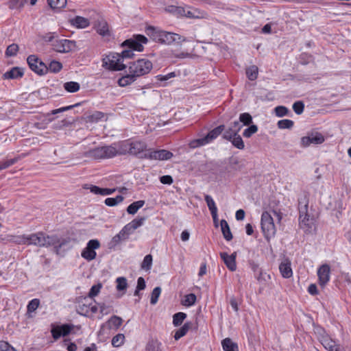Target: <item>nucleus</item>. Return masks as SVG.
<instances>
[{
	"label": "nucleus",
	"mask_w": 351,
	"mask_h": 351,
	"mask_svg": "<svg viewBox=\"0 0 351 351\" xmlns=\"http://www.w3.org/2000/svg\"><path fill=\"white\" fill-rule=\"evenodd\" d=\"M160 181L161 183H162L164 184H171L173 183V180L171 176L166 175V176H161L160 178Z\"/></svg>",
	"instance_id": "61"
},
{
	"label": "nucleus",
	"mask_w": 351,
	"mask_h": 351,
	"mask_svg": "<svg viewBox=\"0 0 351 351\" xmlns=\"http://www.w3.org/2000/svg\"><path fill=\"white\" fill-rule=\"evenodd\" d=\"M311 144H321L324 141V137L320 133L316 132L308 136Z\"/></svg>",
	"instance_id": "41"
},
{
	"label": "nucleus",
	"mask_w": 351,
	"mask_h": 351,
	"mask_svg": "<svg viewBox=\"0 0 351 351\" xmlns=\"http://www.w3.org/2000/svg\"><path fill=\"white\" fill-rule=\"evenodd\" d=\"M300 226L306 233H312L315 229V219L308 212V200L306 197L299 199Z\"/></svg>",
	"instance_id": "4"
},
{
	"label": "nucleus",
	"mask_w": 351,
	"mask_h": 351,
	"mask_svg": "<svg viewBox=\"0 0 351 351\" xmlns=\"http://www.w3.org/2000/svg\"><path fill=\"white\" fill-rule=\"evenodd\" d=\"M145 32L151 39L161 44H180L183 42L189 41L185 37L180 34L163 31L154 26H148L145 29Z\"/></svg>",
	"instance_id": "2"
},
{
	"label": "nucleus",
	"mask_w": 351,
	"mask_h": 351,
	"mask_svg": "<svg viewBox=\"0 0 351 351\" xmlns=\"http://www.w3.org/2000/svg\"><path fill=\"white\" fill-rule=\"evenodd\" d=\"M257 130L258 127L256 125H250V126L243 131V135L244 137L250 138L255 134Z\"/></svg>",
	"instance_id": "54"
},
{
	"label": "nucleus",
	"mask_w": 351,
	"mask_h": 351,
	"mask_svg": "<svg viewBox=\"0 0 351 351\" xmlns=\"http://www.w3.org/2000/svg\"><path fill=\"white\" fill-rule=\"evenodd\" d=\"M19 50V46L16 44H11L10 45L5 51V56L7 57H12L16 55L17 51Z\"/></svg>",
	"instance_id": "51"
},
{
	"label": "nucleus",
	"mask_w": 351,
	"mask_h": 351,
	"mask_svg": "<svg viewBox=\"0 0 351 351\" xmlns=\"http://www.w3.org/2000/svg\"><path fill=\"white\" fill-rule=\"evenodd\" d=\"M0 351H16L8 342L0 341Z\"/></svg>",
	"instance_id": "58"
},
{
	"label": "nucleus",
	"mask_w": 351,
	"mask_h": 351,
	"mask_svg": "<svg viewBox=\"0 0 351 351\" xmlns=\"http://www.w3.org/2000/svg\"><path fill=\"white\" fill-rule=\"evenodd\" d=\"M293 121L289 119H282L278 121L277 125L280 129H290L293 126Z\"/></svg>",
	"instance_id": "52"
},
{
	"label": "nucleus",
	"mask_w": 351,
	"mask_h": 351,
	"mask_svg": "<svg viewBox=\"0 0 351 351\" xmlns=\"http://www.w3.org/2000/svg\"><path fill=\"white\" fill-rule=\"evenodd\" d=\"M64 88L69 93H75L79 90L80 86L76 82H68L64 84Z\"/></svg>",
	"instance_id": "36"
},
{
	"label": "nucleus",
	"mask_w": 351,
	"mask_h": 351,
	"mask_svg": "<svg viewBox=\"0 0 351 351\" xmlns=\"http://www.w3.org/2000/svg\"><path fill=\"white\" fill-rule=\"evenodd\" d=\"M191 326V322H187L184 323L181 328H180L178 330L176 331L174 335V339L176 340H178L181 337H184L187 333Z\"/></svg>",
	"instance_id": "28"
},
{
	"label": "nucleus",
	"mask_w": 351,
	"mask_h": 351,
	"mask_svg": "<svg viewBox=\"0 0 351 351\" xmlns=\"http://www.w3.org/2000/svg\"><path fill=\"white\" fill-rule=\"evenodd\" d=\"M145 201L138 200L130 204L127 208V212L129 214L134 215L137 211L143 206Z\"/></svg>",
	"instance_id": "30"
},
{
	"label": "nucleus",
	"mask_w": 351,
	"mask_h": 351,
	"mask_svg": "<svg viewBox=\"0 0 351 351\" xmlns=\"http://www.w3.org/2000/svg\"><path fill=\"white\" fill-rule=\"evenodd\" d=\"M97 32L102 36H110L108 25L106 21H99L97 25Z\"/></svg>",
	"instance_id": "29"
},
{
	"label": "nucleus",
	"mask_w": 351,
	"mask_h": 351,
	"mask_svg": "<svg viewBox=\"0 0 351 351\" xmlns=\"http://www.w3.org/2000/svg\"><path fill=\"white\" fill-rule=\"evenodd\" d=\"M196 302V295L194 293H189L185 295L182 304L186 306H191Z\"/></svg>",
	"instance_id": "43"
},
{
	"label": "nucleus",
	"mask_w": 351,
	"mask_h": 351,
	"mask_svg": "<svg viewBox=\"0 0 351 351\" xmlns=\"http://www.w3.org/2000/svg\"><path fill=\"white\" fill-rule=\"evenodd\" d=\"M8 7L12 10L20 9L23 7V4L21 0H10L8 1Z\"/></svg>",
	"instance_id": "56"
},
{
	"label": "nucleus",
	"mask_w": 351,
	"mask_h": 351,
	"mask_svg": "<svg viewBox=\"0 0 351 351\" xmlns=\"http://www.w3.org/2000/svg\"><path fill=\"white\" fill-rule=\"evenodd\" d=\"M220 256L229 270H230L231 271H234L237 269L236 252H233L230 255H229L227 252H220Z\"/></svg>",
	"instance_id": "18"
},
{
	"label": "nucleus",
	"mask_w": 351,
	"mask_h": 351,
	"mask_svg": "<svg viewBox=\"0 0 351 351\" xmlns=\"http://www.w3.org/2000/svg\"><path fill=\"white\" fill-rule=\"evenodd\" d=\"M65 345H66V349L68 351H76L77 346L75 343L69 342V340L64 339V341Z\"/></svg>",
	"instance_id": "64"
},
{
	"label": "nucleus",
	"mask_w": 351,
	"mask_h": 351,
	"mask_svg": "<svg viewBox=\"0 0 351 351\" xmlns=\"http://www.w3.org/2000/svg\"><path fill=\"white\" fill-rule=\"evenodd\" d=\"M261 229L265 239L269 240L276 232L273 218L268 212H263L261 215Z\"/></svg>",
	"instance_id": "9"
},
{
	"label": "nucleus",
	"mask_w": 351,
	"mask_h": 351,
	"mask_svg": "<svg viewBox=\"0 0 351 351\" xmlns=\"http://www.w3.org/2000/svg\"><path fill=\"white\" fill-rule=\"evenodd\" d=\"M47 72L57 73L62 69L61 62L56 60L51 61L48 66H47Z\"/></svg>",
	"instance_id": "32"
},
{
	"label": "nucleus",
	"mask_w": 351,
	"mask_h": 351,
	"mask_svg": "<svg viewBox=\"0 0 351 351\" xmlns=\"http://www.w3.org/2000/svg\"><path fill=\"white\" fill-rule=\"evenodd\" d=\"M103 66L111 71H122L126 68L123 63L120 54L118 53H110L102 60Z\"/></svg>",
	"instance_id": "8"
},
{
	"label": "nucleus",
	"mask_w": 351,
	"mask_h": 351,
	"mask_svg": "<svg viewBox=\"0 0 351 351\" xmlns=\"http://www.w3.org/2000/svg\"><path fill=\"white\" fill-rule=\"evenodd\" d=\"M100 247V243H87L86 247L82 250V256L88 261L93 260L97 254L96 249Z\"/></svg>",
	"instance_id": "17"
},
{
	"label": "nucleus",
	"mask_w": 351,
	"mask_h": 351,
	"mask_svg": "<svg viewBox=\"0 0 351 351\" xmlns=\"http://www.w3.org/2000/svg\"><path fill=\"white\" fill-rule=\"evenodd\" d=\"M152 256L151 254L146 255L141 263V268L145 270H149L152 265Z\"/></svg>",
	"instance_id": "44"
},
{
	"label": "nucleus",
	"mask_w": 351,
	"mask_h": 351,
	"mask_svg": "<svg viewBox=\"0 0 351 351\" xmlns=\"http://www.w3.org/2000/svg\"><path fill=\"white\" fill-rule=\"evenodd\" d=\"M161 293V288L160 287H155L151 294L150 303L156 304L158 300V298Z\"/></svg>",
	"instance_id": "47"
},
{
	"label": "nucleus",
	"mask_w": 351,
	"mask_h": 351,
	"mask_svg": "<svg viewBox=\"0 0 351 351\" xmlns=\"http://www.w3.org/2000/svg\"><path fill=\"white\" fill-rule=\"evenodd\" d=\"M204 199L206 202L209 210L210 211V214L215 215V212H217V208L212 197L209 195H205Z\"/></svg>",
	"instance_id": "34"
},
{
	"label": "nucleus",
	"mask_w": 351,
	"mask_h": 351,
	"mask_svg": "<svg viewBox=\"0 0 351 351\" xmlns=\"http://www.w3.org/2000/svg\"><path fill=\"white\" fill-rule=\"evenodd\" d=\"M221 230L223 237L226 240L230 241L232 239V234L230 231L229 225L225 219H221L220 222Z\"/></svg>",
	"instance_id": "27"
},
{
	"label": "nucleus",
	"mask_w": 351,
	"mask_h": 351,
	"mask_svg": "<svg viewBox=\"0 0 351 351\" xmlns=\"http://www.w3.org/2000/svg\"><path fill=\"white\" fill-rule=\"evenodd\" d=\"M175 76H176L175 73L171 72L167 75H158L156 76V78L158 81L165 82V81H167V80H169L170 78L173 77Z\"/></svg>",
	"instance_id": "60"
},
{
	"label": "nucleus",
	"mask_w": 351,
	"mask_h": 351,
	"mask_svg": "<svg viewBox=\"0 0 351 351\" xmlns=\"http://www.w3.org/2000/svg\"><path fill=\"white\" fill-rule=\"evenodd\" d=\"M258 69L256 66L252 65L246 69V75L247 78L251 80H255L258 77Z\"/></svg>",
	"instance_id": "31"
},
{
	"label": "nucleus",
	"mask_w": 351,
	"mask_h": 351,
	"mask_svg": "<svg viewBox=\"0 0 351 351\" xmlns=\"http://www.w3.org/2000/svg\"><path fill=\"white\" fill-rule=\"evenodd\" d=\"M330 268L328 264H324L317 269L319 284L324 287L330 280Z\"/></svg>",
	"instance_id": "16"
},
{
	"label": "nucleus",
	"mask_w": 351,
	"mask_h": 351,
	"mask_svg": "<svg viewBox=\"0 0 351 351\" xmlns=\"http://www.w3.org/2000/svg\"><path fill=\"white\" fill-rule=\"evenodd\" d=\"M123 197L121 195H117L116 197H108L105 199L106 205L108 206H114L123 200Z\"/></svg>",
	"instance_id": "38"
},
{
	"label": "nucleus",
	"mask_w": 351,
	"mask_h": 351,
	"mask_svg": "<svg viewBox=\"0 0 351 351\" xmlns=\"http://www.w3.org/2000/svg\"><path fill=\"white\" fill-rule=\"evenodd\" d=\"M124 339H125V336L123 334H121V333L117 334V335H115L112 337V345L114 347H119L123 343Z\"/></svg>",
	"instance_id": "46"
},
{
	"label": "nucleus",
	"mask_w": 351,
	"mask_h": 351,
	"mask_svg": "<svg viewBox=\"0 0 351 351\" xmlns=\"http://www.w3.org/2000/svg\"><path fill=\"white\" fill-rule=\"evenodd\" d=\"M224 132L223 133L222 137L223 139L227 141H230L233 137L237 135V133L230 127L229 126L226 130L224 129Z\"/></svg>",
	"instance_id": "48"
},
{
	"label": "nucleus",
	"mask_w": 351,
	"mask_h": 351,
	"mask_svg": "<svg viewBox=\"0 0 351 351\" xmlns=\"http://www.w3.org/2000/svg\"><path fill=\"white\" fill-rule=\"evenodd\" d=\"M128 226H130L128 223L125 225L119 233L112 239V241H119V240L128 239V236L134 231L132 228H129Z\"/></svg>",
	"instance_id": "21"
},
{
	"label": "nucleus",
	"mask_w": 351,
	"mask_h": 351,
	"mask_svg": "<svg viewBox=\"0 0 351 351\" xmlns=\"http://www.w3.org/2000/svg\"><path fill=\"white\" fill-rule=\"evenodd\" d=\"M23 239L26 241H45L47 239H49L48 235H45V233L39 232L36 234H32L27 236H23Z\"/></svg>",
	"instance_id": "23"
},
{
	"label": "nucleus",
	"mask_w": 351,
	"mask_h": 351,
	"mask_svg": "<svg viewBox=\"0 0 351 351\" xmlns=\"http://www.w3.org/2000/svg\"><path fill=\"white\" fill-rule=\"evenodd\" d=\"M74 326L69 324H64L57 326L52 325L51 333L53 338L57 340L61 337H65L70 334Z\"/></svg>",
	"instance_id": "14"
},
{
	"label": "nucleus",
	"mask_w": 351,
	"mask_h": 351,
	"mask_svg": "<svg viewBox=\"0 0 351 351\" xmlns=\"http://www.w3.org/2000/svg\"><path fill=\"white\" fill-rule=\"evenodd\" d=\"M239 121L242 122L243 125H250L252 122V117L247 112L241 113L239 116Z\"/></svg>",
	"instance_id": "50"
},
{
	"label": "nucleus",
	"mask_w": 351,
	"mask_h": 351,
	"mask_svg": "<svg viewBox=\"0 0 351 351\" xmlns=\"http://www.w3.org/2000/svg\"><path fill=\"white\" fill-rule=\"evenodd\" d=\"M27 62L29 68L36 73L43 75L47 73V65L36 56H29L27 58Z\"/></svg>",
	"instance_id": "10"
},
{
	"label": "nucleus",
	"mask_w": 351,
	"mask_h": 351,
	"mask_svg": "<svg viewBox=\"0 0 351 351\" xmlns=\"http://www.w3.org/2000/svg\"><path fill=\"white\" fill-rule=\"evenodd\" d=\"M84 155L94 159L112 158L118 155L117 147L113 145L99 147L86 152Z\"/></svg>",
	"instance_id": "5"
},
{
	"label": "nucleus",
	"mask_w": 351,
	"mask_h": 351,
	"mask_svg": "<svg viewBox=\"0 0 351 351\" xmlns=\"http://www.w3.org/2000/svg\"><path fill=\"white\" fill-rule=\"evenodd\" d=\"M147 144L142 141L126 140L121 141L117 145L118 155L130 154L137 156L139 158L145 159L142 156L148 152Z\"/></svg>",
	"instance_id": "3"
},
{
	"label": "nucleus",
	"mask_w": 351,
	"mask_h": 351,
	"mask_svg": "<svg viewBox=\"0 0 351 351\" xmlns=\"http://www.w3.org/2000/svg\"><path fill=\"white\" fill-rule=\"evenodd\" d=\"M276 115L278 117H282L287 115L289 112V109L283 106H278L274 108Z\"/></svg>",
	"instance_id": "53"
},
{
	"label": "nucleus",
	"mask_w": 351,
	"mask_h": 351,
	"mask_svg": "<svg viewBox=\"0 0 351 351\" xmlns=\"http://www.w3.org/2000/svg\"><path fill=\"white\" fill-rule=\"evenodd\" d=\"M230 141L232 143L234 147L239 149H243L245 147L243 141L239 134H237L236 136L233 137V138H232V140Z\"/></svg>",
	"instance_id": "39"
},
{
	"label": "nucleus",
	"mask_w": 351,
	"mask_h": 351,
	"mask_svg": "<svg viewBox=\"0 0 351 351\" xmlns=\"http://www.w3.org/2000/svg\"><path fill=\"white\" fill-rule=\"evenodd\" d=\"M46 40L51 43L52 49L59 53H68L75 47V42L67 39H59L52 35L46 38Z\"/></svg>",
	"instance_id": "6"
},
{
	"label": "nucleus",
	"mask_w": 351,
	"mask_h": 351,
	"mask_svg": "<svg viewBox=\"0 0 351 351\" xmlns=\"http://www.w3.org/2000/svg\"><path fill=\"white\" fill-rule=\"evenodd\" d=\"M21 159L20 156L15 157L11 159H7L5 160L0 162V171L8 169L10 166L16 163Z\"/></svg>",
	"instance_id": "37"
},
{
	"label": "nucleus",
	"mask_w": 351,
	"mask_h": 351,
	"mask_svg": "<svg viewBox=\"0 0 351 351\" xmlns=\"http://www.w3.org/2000/svg\"><path fill=\"white\" fill-rule=\"evenodd\" d=\"M40 305V300L37 298H34L30 300L27 304V313L34 312Z\"/></svg>",
	"instance_id": "49"
},
{
	"label": "nucleus",
	"mask_w": 351,
	"mask_h": 351,
	"mask_svg": "<svg viewBox=\"0 0 351 351\" xmlns=\"http://www.w3.org/2000/svg\"><path fill=\"white\" fill-rule=\"evenodd\" d=\"M117 289L119 291H125L128 287L127 279L125 277H118L116 279Z\"/></svg>",
	"instance_id": "40"
},
{
	"label": "nucleus",
	"mask_w": 351,
	"mask_h": 351,
	"mask_svg": "<svg viewBox=\"0 0 351 351\" xmlns=\"http://www.w3.org/2000/svg\"><path fill=\"white\" fill-rule=\"evenodd\" d=\"M120 54L122 60L125 58H131L134 56V51L130 48L123 50Z\"/></svg>",
	"instance_id": "59"
},
{
	"label": "nucleus",
	"mask_w": 351,
	"mask_h": 351,
	"mask_svg": "<svg viewBox=\"0 0 351 351\" xmlns=\"http://www.w3.org/2000/svg\"><path fill=\"white\" fill-rule=\"evenodd\" d=\"M47 3L53 10H60L66 6V0H47Z\"/></svg>",
	"instance_id": "33"
},
{
	"label": "nucleus",
	"mask_w": 351,
	"mask_h": 351,
	"mask_svg": "<svg viewBox=\"0 0 351 351\" xmlns=\"http://www.w3.org/2000/svg\"><path fill=\"white\" fill-rule=\"evenodd\" d=\"M186 17L189 19H204L207 17V14L199 9L188 7Z\"/></svg>",
	"instance_id": "20"
},
{
	"label": "nucleus",
	"mask_w": 351,
	"mask_h": 351,
	"mask_svg": "<svg viewBox=\"0 0 351 351\" xmlns=\"http://www.w3.org/2000/svg\"><path fill=\"white\" fill-rule=\"evenodd\" d=\"M186 317V314L183 312H178L173 316V324L175 326H180Z\"/></svg>",
	"instance_id": "35"
},
{
	"label": "nucleus",
	"mask_w": 351,
	"mask_h": 351,
	"mask_svg": "<svg viewBox=\"0 0 351 351\" xmlns=\"http://www.w3.org/2000/svg\"><path fill=\"white\" fill-rule=\"evenodd\" d=\"M79 105H80V104H76L75 105L68 106L66 107H62V108H58L56 110H53L51 111V112L49 114H49H56L60 112H65V111L71 110V109L73 108L74 107L77 106Z\"/></svg>",
	"instance_id": "57"
},
{
	"label": "nucleus",
	"mask_w": 351,
	"mask_h": 351,
	"mask_svg": "<svg viewBox=\"0 0 351 351\" xmlns=\"http://www.w3.org/2000/svg\"><path fill=\"white\" fill-rule=\"evenodd\" d=\"M32 244V243H28ZM35 245L38 244L39 247H45L50 248V250L57 255L64 256L66 250L64 246L67 243H33Z\"/></svg>",
	"instance_id": "15"
},
{
	"label": "nucleus",
	"mask_w": 351,
	"mask_h": 351,
	"mask_svg": "<svg viewBox=\"0 0 351 351\" xmlns=\"http://www.w3.org/2000/svg\"><path fill=\"white\" fill-rule=\"evenodd\" d=\"M23 70L19 67H13L3 74L5 79H17L23 75Z\"/></svg>",
	"instance_id": "22"
},
{
	"label": "nucleus",
	"mask_w": 351,
	"mask_h": 351,
	"mask_svg": "<svg viewBox=\"0 0 351 351\" xmlns=\"http://www.w3.org/2000/svg\"><path fill=\"white\" fill-rule=\"evenodd\" d=\"M122 322L123 319L121 317L117 315H113L106 322V325L110 329L117 330L122 324Z\"/></svg>",
	"instance_id": "26"
},
{
	"label": "nucleus",
	"mask_w": 351,
	"mask_h": 351,
	"mask_svg": "<svg viewBox=\"0 0 351 351\" xmlns=\"http://www.w3.org/2000/svg\"><path fill=\"white\" fill-rule=\"evenodd\" d=\"M88 298H84L78 302V304L76 306V311L78 314L83 316H88L90 313V306L91 302H89Z\"/></svg>",
	"instance_id": "19"
},
{
	"label": "nucleus",
	"mask_w": 351,
	"mask_h": 351,
	"mask_svg": "<svg viewBox=\"0 0 351 351\" xmlns=\"http://www.w3.org/2000/svg\"><path fill=\"white\" fill-rule=\"evenodd\" d=\"M153 68L152 62L148 59L142 58L129 63V73L118 80V84L125 87L135 82L138 77L149 73Z\"/></svg>",
	"instance_id": "1"
},
{
	"label": "nucleus",
	"mask_w": 351,
	"mask_h": 351,
	"mask_svg": "<svg viewBox=\"0 0 351 351\" xmlns=\"http://www.w3.org/2000/svg\"><path fill=\"white\" fill-rule=\"evenodd\" d=\"M304 109V104L302 101H298L293 104V110L297 114H301Z\"/></svg>",
	"instance_id": "55"
},
{
	"label": "nucleus",
	"mask_w": 351,
	"mask_h": 351,
	"mask_svg": "<svg viewBox=\"0 0 351 351\" xmlns=\"http://www.w3.org/2000/svg\"><path fill=\"white\" fill-rule=\"evenodd\" d=\"M173 156V154L166 149H159V150H152L149 149L148 152L144 154L142 157L145 159L149 160H169Z\"/></svg>",
	"instance_id": "12"
},
{
	"label": "nucleus",
	"mask_w": 351,
	"mask_h": 351,
	"mask_svg": "<svg viewBox=\"0 0 351 351\" xmlns=\"http://www.w3.org/2000/svg\"><path fill=\"white\" fill-rule=\"evenodd\" d=\"M147 38L141 34L134 36V38L125 40L122 44V47H128L133 51H142L143 50V43H147Z\"/></svg>",
	"instance_id": "11"
},
{
	"label": "nucleus",
	"mask_w": 351,
	"mask_h": 351,
	"mask_svg": "<svg viewBox=\"0 0 351 351\" xmlns=\"http://www.w3.org/2000/svg\"><path fill=\"white\" fill-rule=\"evenodd\" d=\"M281 261L279 264V271L284 278H290L293 276L291 261L285 254L280 255Z\"/></svg>",
	"instance_id": "13"
},
{
	"label": "nucleus",
	"mask_w": 351,
	"mask_h": 351,
	"mask_svg": "<svg viewBox=\"0 0 351 351\" xmlns=\"http://www.w3.org/2000/svg\"><path fill=\"white\" fill-rule=\"evenodd\" d=\"M101 287L102 285L101 283H98L97 285L92 286L89 291L88 296L87 298H88L90 300L93 299L94 297L97 296L100 292Z\"/></svg>",
	"instance_id": "45"
},
{
	"label": "nucleus",
	"mask_w": 351,
	"mask_h": 351,
	"mask_svg": "<svg viewBox=\"0 0 351 351\" xmlns=\"http://www.w3.org/2000/svg\"><path fill=\"white\" fill-rule=\"evenodd\" d=\"M146 287L145 280L143 277H139L137 280L136 288L138 290H144Z\"/></svg>",
	"instance_id": "63"
},
{
	"label": "nucleus",
	"mask_w": 351,
	"mask_h": 351,
	"mask_svg": "<svg viewBox=\"0 0 351 351\" xmlns=\"http://www.w3.org/2000/svg\"><path fill=\"white\" fill-rule=\"evenodd\" d=\"M71 24L77 28L87 27L90 23L88 19L77 16L71 20Z\"/></svg>",
	"instance_id": "24"
},
{
	"label": "nucleus",
	"mask_w": 351,
	"mask_h": 351,
	"mask_svg": "<svg viewBox=\"0 0 351 351\" xmlns=\"http://www.w3.org/2000/svg\"><path fill=\"white\" fill-rule=\"evenodd\" d=\"M230 126L236 132V133L239 134L243 125H242L239 121H235L232 122Z\"/></svg>",
	"instance_id": "62"
},
{
	"label": "nucleus",
	"mask_w": 351,
	"mask_h": 351,
	"mask_svg": "<svg viewBox=\"0 0 351 351\" xmlns=\"http://www.w3.org/2000/svg\"><path fill=\"white\" fill-rule=\"evenodd\" d=\"M145 221V217H136V219H133L131 222H130L128 224L130 226L129 228H132L133 230H135L138 227L142 226Z\"/></svg>",
	"instance_id": "42"
},
{
	"label": "nucleus",
	"mask_w": 351,
	"mask_h": 351,
	"mask_svg": "<svg viewBox=\"0 0 351 351\" xmlns=\"http://www.w3.org/2000/svg\"><path fill=\"white\" fill-rule=\"evenodd\" d=\"M221 346L224 351H239L238 345L230 338H226L222 340Z\"/></svg>",
	"instance_id": "25"
},
{
	"label": "nucleus",
	"mask_w": 351,
	"mask_h": 351,
	"mask_svg": "<svg viewBox=\"0 0 351 351\" xmlns=\"http://www.w3.org/2000/svg\"><path fill=\"white\" fill-rule=\"evenodd\" d=\"M224 128V125H220L216 127L210 131L204 137L191 141L189 143V147L194 149L210 143L223 132Z\"/></svg>",
	"instance_id": "7"
}]
</instances>
